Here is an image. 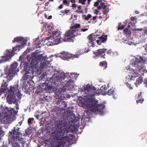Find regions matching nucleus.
Here are the masks:
<instances>
[{
  "mask_svg": "<svg viewBox=\"0 0 147 147\" xmlns=\"http://www.w3.org/2000/svg\"><path fill=\"white\" fill-rule=\"evenodd\" d=\"M86 1V0H79L78 2L79 3H81L82 4L85 5Z\"/></svg>",
  "mask_w": 147,
  "mask_h": 147,
  "instance_id": "nucleus-34",
  "label": "nucleus"
},
{
  "mask_svg": "<svg viewBox=\"0 0 147 147\" xmlns=\"http://www.w3.org/2000/svg\"><path fill=\"white\" fill-rule=\"evenodd\" d=\"M0 147H7V146L5 145H3L2 146Z\"/></svg>",
  "mask_w": 147,
  "mask_h": 147,
  "instance_id": "nucleus-60",
  "label": "nucleus"
},
{
  "mask_svg": "<svg viewBox=\"0 0 147 147\" xmlns=\"http://www.w3.org/2000/svg\"><path fill=\"white\" fill-rule=\"evenodd\" d=\"M84 89L86 94L84 102L83 103L84 108L92 112H102L105 108V103L98 104V100H94L93 99L95 98L96 94H98L100 92L94 87H91L88 85L84 88Z\"/></svg>",
  "mask_w": 147,
  "mask_h": 147,
  "instance_id": "nucleus-2",
  "label": "nucleus"
},
{
  "mask_svg": "<svg viewBox=\"0 0 147 147\" xmlns=\"http://www.w3.org/2000/svg\"><path fill=\"white\" fill-rule=\"evenodd\" d=\"M144 84L145 85V86L146 87H147V79L145 80Z\"/></svg>",
  "mask_w": 147,
  "mask_h": 147,
  "instance_id": "nucleus-42",
  "label": "nucleus"
},
{
  "mask_svg": "<svg viewBox=\"0 0 147 147\" xmlns=\"http://www.w3.org/2000/svg\"><path fill=\"white\" fill-rule=\"evenodd\" d=\"M99 65L100 66L102 67L103 69H105L107 67V62L106 61L101 62L100 63Z\"/></svg>",
  "mask_w": 147,
  "mask_h": 147,
  "instance_id": "nucleus-24",
  "label": "nucleus"
},
{
  "mask_svg": "<svg viewBox=\"0 0 147 147\" xmlns=\"http://www.w3.org/2000/svg\"><path fill=\"white\" fill-rule=\"evenodd\" d=\"M22 88L23 89L24 88L25 90L28 91L29 88V87L27 85L24 84V85L22 86Z\"/></svg>",
  "mask_w": 147,
  "mask_h": 147,
  "instance_id": "nucleus-32",
  "label": "nucleus"
},
{
  "mask_svg": "<svg viewBox=\"0 0 147 147\" xmlns=\"http://www.w3.org/2000/svg\"><path fill=\"white\" fill-rule=\"evenodd\" d=\"M18 66V63L16 62L13 63L11 65L10 68L7 71V69L5 70L6 73L5 74L7 75L5 77L8 80H10L14 76L17 74V71H18V69H17Z\"/></svg>",
  "mask_w": 147,
  "mask_h": 147,
  "instance_id": "nucleus-12",
  "label": "nucleus"
},
{
  "mask_svg": "<svg viewBox=\"0 0 147 147\" xmlns=\"http://www.w3.org/2000/svg\"><path fill=\"white\" fill-rule=\"evenodd\" d=\"M61 34L58 31H53L52 32L51 36L46 38L45 40H47L53 45H57L63 41L65 42L63 37L61 36Z\"/></svg>",
  "mask_w": 147,
  "mask_h": 147,
  "instance_id": "nucleus-9",
  "label": "nucleus"
},
{
  "mask_svg": "<svg viewBox=\"0 0 147 147\" xmlns=\"http://www.w3.org/2000/svg\"><path fill=\"white\" fill-rule=\"evenodd\" d=\"M3 75V74H1V76H2V75Z\"/></svg>",
  "mask_w": 147,
  "mask_h": 147,
  "instance_id": "nucleus-64",
  "label": "nucleus"
},
{
  "mask_svg": "<svg viewBox=\"0 0 147 147\" xmlns=\"http://www.w3.org/2000/svg\"><path fill=\"white\" fill-rule=\"evenodd\" d=\"M60 57L63 59L67 60H69L71 58H72V54L65 51L61 53V54Z\"/></svg>",
  "mask_w": 147,
  "mask_h": 147,
  "instance_id": "nucleus-15",
  "label": "nucleus"
},
{
  "mask_svg": "<svg viewBox=\"0 0 147 147\" xmlns=\"http://www.w3.org/2000/svg\"><path fill=\"white\" fill-rule=\"evenodd\" d=\"M104 3H101L100 5V6H101L102 7H103L104 5Z\"/></svg>",
  "mask_w": 147,
  "mask_h": 147,
  "instance_id": "nucleus-54",
  "label": "nucleus"
},
{
  "mask_svg": "<svg viewBox=\"0 0 147 147\" xmlns=\"http://www.w3.org/2000/svg\"><path fill=\"white\" fill-rule=\"evenodd\" d=\"M88 30V28H85L84 29H81L80 30L81 31L85 32V31L87 30Z\"/></svg>",
  "mask_w": 147,
  "mask_h": 147,
  "instance_id": "nucleus-47",
  "label": "nucleus"
},
{
  "mask_svg": "<svg viewBox=\"0 0 147 147\" xmlns=\"http://www.w3.org/2000/svg\"><path fill=\"white\" fill-rule=\"evenodd\" d=\"M121 23H119L118 24L119 26H120L121 25Z\"/></svg>",
  "mask_w": 147,
  "mask_h": 147,
  "instance_id": "nucleus-62",
  "label": "nucleus"
},
{
  "mask_svg": "<svg viewBox=\"0 0 147 147\" xmlns=\"http://www.w3.org/2000/svg\"><path fill=\"white\" fill-rule=\"evenodd\" d=\"M63 7V5L62 4H61L60 5L59 7L58 8L59 9H61Z\"/></svg>",
  "mask_w": 147,
  "mask_h": 147,
  "instance_id": "nucleus-48",
  "label": "nucleus"
},
{
  "mask_svg": "<svg viewBox=\"0 0 147 147\" xmlns=\"http://www.w3.org/2000/svg\"><path fill=\"white\" fill-rule=\"evenodd\" d=\"M96 18V16H93L92 18L93 20H95Z\"/></svg>",
  "mask_w": 147,
  "mask_h": 147,
  "instance_id": "nucleus-58",
  "label": "nucleus"
},
{
  "mask_svg": "<svg viewBox=\"0 0 147 147\" xmlns=\"http://www.w3.org/2000/svg\"><path fill=\"white\" fill-rule=\"evenodd\" d=\"M102 1V0H97V1L99 3H101Z\"/></svg>",
  "mask_w": 147,
  "mask_h": 147,
  "instance_id": "nucleus-57",
  "label": "nucleus"
},
{
  "mask_svg": "<svg viewBox=\"0 0 147 147\" xmlns=\"http://www.w3.org/2000/svg\"><path fill=\"white\" fill-rule=\"evenodd\" d=\"M147 59H144L142 57H140L139 59L136 58L135 61L132 64V66L134 67V68H132L133 69V76L130 78L131 80H134L136 77L140 76H141L144 75V71L145 69L141 66L140 64L142 63L144 64L146 63V60Z\"/></svg>",
  "mask_w": 147,
  "mask_h": 147,
  "instance_id": "nucleus-4",
  "label": "nucleus"
},
{
  "mask_svg": "<svg viewBox=\"0 0 147 147\" xmlns=\"http://www.w3.org/2000/svg\"><path fill=\"white\" fill-rule=\"evenodd\" d=\"M107 53L111 56H113L114 54V53L111 50H110L108 51H107Z\"/></svg>",
  "mask_w": 147,
  "mask_h": 147,
  "instance_id": "nucleus-30",
  "label": "nucleus"
},
{
  "mask_svg": "<svg viewBox=\"0 0 147 147\" xmlns=\"http://www.w3.org/2000/svg\"><path fill=\"white\" fill-rule=\"evenodd\" d=\"M18 84H17L13 86H10V89L7 91L8 96L7 100L8 102L11 103L14 102L16 98L15 95L18 97ZM6 93H7L6 92Z\"/></svg>",
  "mask_w": 147,
  "mask_h": 147,
  "instance_id": "nucleus-10",
  "label": "nucleus"
},
{
  "mask_svg": "<svg viewBox=\"0 0 147 147\" xmlns=\"http://www.w3.org/2000/svg\"><path fill=\"white\" fill-rule=\"evenodd\" d=\"M107 49H99L96 51H93V53L97 57L105 59V53L107 52Z\"/></svg>",
  "mask_w": 147,
  "mask_h": 147,
  "instance_id": "nucleus-13",
  "label": "nucleus"
},
{
  "mask_svg": "<svg viewBox=\"0 0 147 147\" xmlns=\"http://www.w3.org/2000/svg\"><path fill=\"white\" fill-rule=\"evenodd\" d=\"M124 33L127 36H129L131 34V32L129 30L128 28L127 27L123 30Z\"/></svg>",
  "mask_w": 147,
  "mask_h": 147,
  "instance_id": "nucleus-21",
  "label": "nucleus"
},
{
  "mask_svg": "<svg viewBox=\"0 0 147 147\" xmlns=\"http://www.w3.org/2000/svg\"><path fill=\"white\" fill-rule=\"evenodd\" d=\"M107 94L109 95H112L113 96V97L114 98H115V91L113 89H109L108 91L106 93Z\"/></svg>",
  "mask_w": 147,
  "mask_h": 147,
  "instance_id": "nucleus-19",
  "label": "nucleus"
},
{
  "mask_svg": "<svg viewBox=\"0 0 147 147\" xmlns=\"http://www.w3.org/2000/svg\"><path fill=\"white\" fill-rule=\"evenodd\" d=\"M61 99H59L58 100V102H57V105L61 103Z\"/></svg>",
  "mask_w": 147,
  "mask_h": 147,
  "instance_id": "nucleus-45",
  "label": "nucleus"
},
{
  "mask_svg": "<svg viewBox=\"0 0 147 147\" xmlns=\"http://www.w3.org/2000/svg\"><path fill=\"white\" fill-rule=\"evenodd\" d=\"M81 7H82V6L81 5H80V6H79L78 7V8L79 9H81Z\"/></svg>",
  "mask_w": 147,
  "mask_h": 147,
  "instance_id": "nucleus-56",
  "label": "nucleus"
},
{
  "mask_svg": "<svg viewBox=\"0 0 147 147\" xmlns=\"http://www.w3.org/2000/svg\"><path fill=\"white\" fill-rule=\"evenodd\" d=\"M83 53H84V52L83 51H82L81 50L78 51L76 52V54L74 55L72 54V58H78L79 55H81V54H83Z\"/></svg>",
  "mask_w": 147,
  "mask_h": 147,
  "instance_id": "nucleus-20",
  "label": "nucleus"
},
{
  "mask_svg": "<svg viewBox=\"0 0 147 147\" xmlns=\"http://www.w3.org/2000/svg\"><path fill=\"white\" fill-rule=\"evenodd\" d=\"M72 82V80H69L67 81L66 83V85L67 86L70 85L71 84Z\"/></svg>",
  "mask_w": 147,
  "mask_h": 147,
  "instance_id": "nucleus-35",
  "label": "nucleus"
},
{
  "mask_svg": "<svg viewBox=\"0 0 147 147\" xmlns=\"http://www.w3.org/2000/svg\"><path fill=\"white\" fill-rule=\"evenodd\" d=\"M36 53H33L31 55V57L28 62L30 63V66L27 67L24 69L25 73L24 76H23V78L24 80H27L32 77L33 75L34 72H36L42 71L43 69L46 67H49V62L47 61H44L43 63H41L40 66L38 67V63L44 59V57L42 55H40L38 56H36Z\"/></svg>",
  "mask_w": 147,
  "mask_h": 147,
  "instance_id": "nucleus-3",
  "label": "nucleus"
},
{
  "mask_svg": "<svg viewBox=\"0 0 147 147\" xmlns=\"http://www.w3.org/2000/svg\"><path fill=\"white\" fill-rule=\"evenodd\" d=\"M27 41V40L24 39L23 37H19V50L24 47Z\"/></svg>",
  "mask_w": 147,
  "mask_h": 147,
  "instance_id": "nucleus-16",
  "label": "nucleus"
},
{
  "mask_svg": "<svg viewBox=\"0 0 147 147\" xmlns=\"http://www.w3.org/2000/svg\"><path fill=\"white\" fill-rule=\"evenodd\" d=\"M6 83L5 84H3L2 85V87H5V88H2L1 89H0V96H1L3 93L4 92H5V91L7 90L8 89V88L7 86V85H6Z\"/></svg>",
  "mask_w": 147,
  "mask_h": 147,
  "instance_id": "nucleus-18",
  "label": "nucleus"
},
{
  "mask_svg": "<svg viewBox=\"0 0 147 147\" xmlns=\"http://www.w3.org/2000/svg\"><path fill=\"white\" fill-rule=\"evenodd\" d=\"M67 103L65 101H62L61 102V105L60 106L61 107V108L63 110H64L66 109H67Z\"/></svg>",
  "mask_w": 147,
  "mask_h": 147,
  "instance_id": "nucleus-26",
  "label": "nucleus"
},
{
  "mask_svg": "<svg viewBox=\"0 0 147 147\" xmlns=\"http://www.w3.org/2000/svg\"><path fill=\"white\" fill-rule=\"evenodd\" d=\"M24 145L25 144L24 142H21V140H20L19 139V147H20L21 146L22 147H24Z\"/></svg>",
  "mask_w": 147,
  "mask_h": 147,
  "instance_id": "nucleus-33",
  "label": "nucleus"
},
{
  "mask_svg": "<svg viewBox=\"0 0 147 147\" xmlns=\"http://www.w3.org/2000/svg\"><path fill=\"white\" fill-rule=\"evenodd\" d=\"M66 76L65 73L61 74L60 76H56L55 78V80L56 82H57L58 84L63 85V83L66 81L65 80V79L66 78Z\"/></svg>",
  "mask_w": 147,
  "mask_h": 147,
  "instance_id": "nucleus-14",
  "label": "nucleus"
},
{
  "mask_svg": "<svg viewBox=\"0 0 147 147\" xmlns=\"http://www.w3.org/2000/svg\"><path fill=\"white\" fill-rule=\"evenodd\" d=\"M77 5L75 3H73L72 4V7L73 8H76L77 6Z\"/></svg>",
  "mask_w": 147,
  "mask_h": 147,
  "instance_id": "nucleus-44",
  "label": "nucleus"
},
{
  "mask_svg": "<svg viewBox=\"0 0 147 147\" xmlns=\"http://www.w3.org/2000/svg\"><path fill=\"white\" fill-rule=\"evenodd\" d=\"M80 25L79 24L76 23L74 26L71 27V29L73 30H69L67 31L65 35L63 36L64 41L71 42L72 40V38L78 34V31L77 30L78 28L80 27Z\"/></svg>",
  "mask_w": 147,
  "mask_h": 147,
  "instance_id": "nucleus-6",
  "label": "nucleus"
},
{
  "mask_svg": "<svg viewBox=\"0 0 147 147\" xmlns=\"http://www.w3.org/2000/svg\"><path fill=\"white\" fill-rule=\"evenodd\" d=\"M107 13V9H104L102 11V13L104 15H106Z\"/></svg>",
  "mask_w": 147,
  "mask_h": 147,
  "instance_id": "nucleus-43",
  "label": "nucleus"
},
{
  "mask_svg": "<svg viewBox=\"0 0 147 147\" xmlns=\"http://www.w3.org/2000/svg\"><path fill=\"white\" fill-rule=\"evenodd\" d=\"M142 80V78L141 77H140L138 79V80H136V82L135 83V84L136 85L137 87L138 85L142 83V82H143Z\"/></svg>",
  "mask_w": 147,
  "mask_h": 147,
  "instance_id": "nucleus-23",
  "label": "nucleus"
},
{
  "mask_svg": "<svg viewBox=\"0 0 147 147\" xmlns=\"http://www.w3.org/2000/svg\"><path fill=\"white\" fill-rule=\"evenodd\" d=\"M82 17L84 18V20H88L92 18V16L90 14H88L87 16L85 15H83Z\"/></svg>",
  "mask_w": 147,
  "mask_h": 147,
  "instance_id": "nucleus-28",
  "label": "nucleus"
},
{
  "mask_svg": "<svg viewBox=\"0 0 147 147\" xmlns=\"http://www.w3.org/2000/svg\"><path fill=\"white\" fill-rule=\"evenodd\" d=\"M102 8V7L100 6H98L97 7V9H98V10H101Z\"/></svg>",
  "mask_w": 147,
  "mask_h": 147,
  "instance_id": "nucleus-49",
  "label": "nucleus"
},
{
  "mask_svg": "<svg viewBox=\"0 0 147 147\" xmlns=\"http://www.w3.org/2000/svg\"><path fill=\"white\" fill-rule=\"evenodd\" d=\"M99 13V11L97 9H96L95 10V11L94 13L96 15H97L98 13Z\"/></svg>",
  "mask_w": 147,
  "mask_h": 147,
  "instance_id": "nucleus-46",
  "label": "nucleus"
},
{
  "mask_svg": "<svg viewBox=\"0 0 147 147\" xmlns=\"http://www.w3.org/2000/svg\"><path fill=\"white\" fill-rule=\"evenodd\" d=\"M99 4V3L97 1L96 2L94 3V6L95 7H97L98 6Z\"/></svg>",
  "mask_w": 147,
  "mask_h": 147,
  "instance_id": "nucleus-40",
  "label": "nucleus"
},
{
  "mask_svg": "<svg viewBox=\"0 0 147 147\" xmlns=\"http://www.w3.org/2000/svg\"><path fill=\"white\" fill-rule=\"evenodd\" d=\"M32 127H30L25 130L27 135H29L32 133Z\"/></svg>",
  "mask_w": 147,
  "mask_h": 147,
  "instance_id": "nucleus-27",
  "label": "nucleus"
},
{
  "mask_svg": "<svg viewBox=\"0 0 147 147\" xmlns=\"http://www.w3.org/2000/svg\"><path fill=\"white\" fill-rule=\"evenodd\" d=\"M13 111L9 108L6 107L3 112L4 116L2 119L0 118V140L5 135V132L2 130V128L5 127V125H1L2 124H10L11 123L13 117Z\"/></svg>",
  "mask_w": 147,
  "mask_h": 147,
  "instance_id": "nucleus-5",
  "label": "nucleus"
},
{
  "mask_svg": "<svg viewBox=\"0 0 147 147\" xmlns=\"http://www.w3.org/2000/svg\"><path fill=\"white\" fill-rule=\"evenodd\" d=\"M52 18V16H49V17L47 18L48 19H51Z\"/></svg>",
  "mask_w": 147,
  "mask_h": 147,
  "instance_id": "nucleus-55",
  "label": "nucleus"
},
{
  "mask_svg": "<svg viewBox=\"0 0 147 147\" xmlns=\"http://www.w3.org/2000/svg\"><path fill=\"white\" fill-rule=\"evenodd\" d=\"M36 117L37 118H38L39 117V115H36Z\"/></svg>",
  "mask_w": 147,
  "mask_h": 147,
  "instance_id": "nucleus-63",
  "label": "nucleus"
},
{
  "mask_svg": "<svg viewBox=\"0 0 147 147\" xmlns=\"http://www.w3.org/2000/svg\"><path fill=\"white\" fill-rule=\"evenodd\" d=\"M18 49V45L11 49H7L4 53V55L2 56V59H0V63H4L10 59L15 54L17 53V50Z\"/></svg>",
  "mask_w": 147,
  "mask_h": 147,
  "instance_id": "nucleus-11",
  "label": "nucleus"
},
{
  "mask_svg": "<svg viewBox=\"0 0 147 147\" xmlns=\"http://www.w3.org/2000/svg\"><path fill=\"white\" fill-rule=\"evenodd\" d=\"M142 92L138 93V94H137L135 96V99L136 100V101L137 103H142L144 101V99L142 98Z\"/></svg>",
  "mask_w": 147,
  "mask_h": 147,
  "instance_id": "nucleus-17",
  "label": "nucleus"
},
{
  "mask_svg": "<svg viewBox=\"0 0 147 147\" xmlns=\"http://www.w3.org/2000/svg\"><path fill=\"white\" fill-rule=\"evenodd\" d=\"M70 11V10L69 9H66L64 10L61 11V12L62 13L67 15L68 14L67 13H70L69 12Z\"/></svg>",
  "mask_w": 147,
  "mask_h": 147,
  "instance_id": "nucleus-29",
  "label": "nucleus"
},
{
  "mask_svg": "<svg viewBox=\"0 0 147 147\" xmlns=\"http://www.w3.org/2000/svg\"><path fill=\"white\" fill-rule=\"evenodd\" d=\"M76 12L78 13H83V11L82 10L80 11L78 10H77L76 11Z\"/></svg>",
  "mask_w": 147,
  "mask_h": 147,
  "instance_id": "nucleus-41",
  "label": "nucleus"
},
{
  "mask_svg": "<svg viewBox=\"0 0 147 147\" xmlns=\"http://www.w3.org/2000/svg\"><path fill=\"white\" fill-rule=\"evenodd\" d=\"M41 88L42 89V91H43L47 90H49V86L47 83H45L42 85Z\"/></svg>",
  "mask_w": 147,
  "mask_h": 147,
  "instance_id": "nucleus-22",
  "label": "nucleus"
},
{
  "mask_svg": "<svg viewBox=\"0 0 147 147\" xmlns=\"http://www.w3.org/2000/svg\"><path fill=\"white\" fill-rule=\"evenodd\" d=\"M78 120L72 111L69 110L64 112L63 118L59 119L58 126L55 132L54 138L60 141L56 147H69L70 146L69 141L75 136L72 132L68 134L69 132L67 130L66 127L67 125L76 123Z\"/></svg>",
  "mask_w": 147,
  "mask_h": 147,
  "instance_id": "nucleus-1",
  "label": "nucleus"
},
{
  "mask_svg": "<svg viewBox=\"0 0 147 147\" xmlns=\"http://www.w3.org/2000/svg\"><path fill=\"white\" fill-rule=\"evenodd\" d=\"M34 120V119L33 118H29L28 120V124L30 125L32 124V121Z\"/></svg>",
  "mask_w": 147,
  "mask_h": 147,
  "instance_id": "nucleus-31",
  "label": "nucleus"
},
{
  "mask_svg": "<svg viewBox=\"0 0 147 147\" xmlns=\"http://www.w3.org/2000/svg\"><path fill=\"white\" fill-rule=\"evenodd\" d=\"M89 42L91 44L92 47H94L96 42L98 45H100L102 43H104L107 41V35H102L100 36L99 35L91 34L88 37Z\"/></svg>",
  "mask_w": 147,
  "mask_h": 147,
  "instance_id": "nucleus-7",
  "label": "nucleus"
},
{
  "mask_svg": "<svg viewBox=\"0 0 147 147\" xmlns=\"http://www.w3.org/2000/svg\"><path fill=\"white\" fill-rule=\"evenodd\" d=\"M107 5H104L103 6L102 8H103V9H106V8H107Z\"/></svg>",
  "mask_w": 147,
  "mask_h": 147,
  "instance_id": "nucleus-51",
  "label": "nucleus"
},
{
  "mask_svg": "<svg viewBox=\"0 0 147 147\" xmlns=\"http://www.w3.org/2000/svg\"><path fill=\"white\" fill-rule=\"evenodd\" d=\"M70 1L71 3H74L76 2V0H71Z\"/></svg>",
  "mask_w": 147,
  "mask_h": 147,
  "instance_id": "nucleus-52",
  "label": "nucleus"
},
{
  "mask_svg": "<svg viewBox=\"0 0 147 147\" xmlns=\"http://www.w3.org/2000/svg\"><path fill=\"white\" fill-rule=\"evenodd\" d=\"M49 1H47V2H46L45 3V6H47L49 4Z\"/></svg>",
  "mask_w": 147,
  "mask_h": 147,
  "instance_id": "nucleus-53",
  "label": "nucleus"
},
{
  "mask_svg": "<svg viewBox=\"0 0 147 147\" xmlns=\"http://www.w3.org/2000/svg\"><path fill=\"white\" fill-rule=\"evenodd\" d=\"M18 37H17L15 38L13 40V42L14 43L16 42H18Z\"/></svg>",
  "mask_w": 147,
  "mask_h": 147,
  "instance_id": "nucleus-36",
  "label": "nucleus"
},
{
  "mask_svg": "<svg viewBox=\"0 0 147 147\" xmlns=\"http://www.w3.org/2000/svg\"><path fill=\"white\" fill-rule=\"evenodd\" d=\"M107 87L105 85L102 86L100 88V90H101V92L102 93H104L105 94H106L107 92Z\"/></svg>",
  "mask_w": 147,
  "mask_h": 147,
  "instance_id": "nucleus-25",
  "label": "nucleus"
},
{
  "mask_svg": "<svg viewBox=\"0 0 147 147\" xmlns=\"http://www.w3.org/2000/svg\"><path fill=\"white\" fill-rule=\"evenodd\" d=\"M22 123V121H20V122H19V123H20V125H21V124Z\"/></svg>",
  "mask_w": 147,
  "mask_h": 147,
  "instance_id": "nucleus-61",
  "label": "nucleus"
},
{
  "mask_svg": "<svg viewBox=\"0 0 147 147\" xmlns=\"http://www.w3.org/2000/svg\"><path fill=\"white\" fill-rule=\"evenodd\" d=\"M8 140L9 143L12 145V147H18V128L14 127L9 132Z\"/></svg>",
  "mask_w": 147,
  "mask_h": 147,
  "instance_id": "nucleus-8",
  "label": "nucleus"
},
{
  "mask_svg": "<svg viewBox=\"0 0 147 147\" xmlns=\"http://www.w3.org/2000/svg\"><path fill=\"white\" fill-rule=\"evenodd\" d=\"M131 19L132 21H134L136 19L134 17H132L131 18Z\"/></svg>",
  "mask_w": 147,
  "mask_h": 147,
  "instance_id": "nucleus-50",
  "label": "nucleus"
},
{
  "mask_svg": "<svg viewBox=\"0 0 147 147\" xmlns=\"http://www.w3.org/2000/svg\"><path fill=\"white\" fill-rule=\"evenodd\" d=\"M63 3L66 5H68L69 4L67 0H63Z\"/></svg>",
  "mask_w": 147,
  "mask_h": 147,
  "instance_id": "nucleus-39",
  "label": "nucleus"
},
{
  "mask_svg": "<svg viewBox=\"0 0 147 147\" xmlns=\"http://www.w3.org/2000/svg\"><path fill=\"white\" fill-rule=\"evenodd\" d=\"M44 16H45V18H47V15L45 13L44 14Z\"/></svg>",
  "mask_w": 147,
  "mask_h": 147,
  "instance_id": "nucleus-59",
  "label": "nucleus"
},
{
  "mask_svg": "<svg viewBox=\"0 0 147 147\" xmlns=\"http://www.w3.org/2000/svg\"><path fill=\"white\" fill-rule=\"evenodd\" d=\"M127 86L130 89H132L133 87L131 86V85L127 83L126 84Z\"/></svg>",
  "mask_w": 147,
  "mask_h": 147,
  "instance_id": "nucleus-38",
  "label": "nucleus"
},
{
  "mask_svg": "<svg viewBox=\"0 0 147 147\" xmlns=\"http://www.w3.org/2000/svg\"><path fill=\"white\" fill-rule=\"evenodd\" d=\"M125 27V26L124 25H122L121 26H118L117 28L118 30H122Z\"/></svg>",
  "mask_w": 147,
  "mask_h": 147,
  "instance_id": "nucleus-37",
  "label": "nucleus"
}]
</instances>
